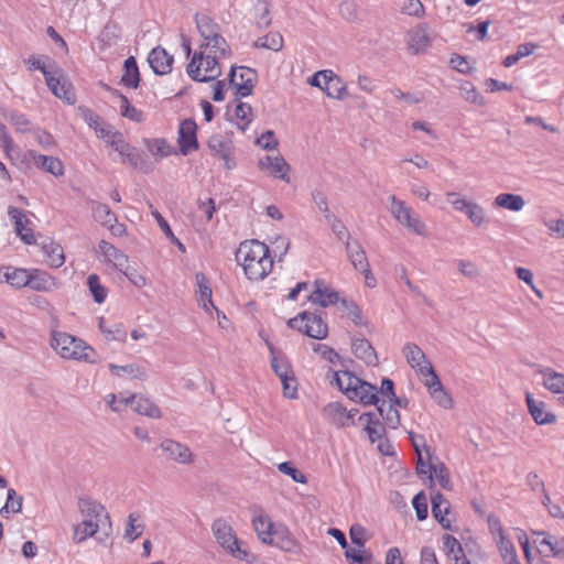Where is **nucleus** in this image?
I'll return each mask as SVG.
<instances>
[{
    "label": "nucleus",
    "mask_w": 564,
    "mask_h": 564,
    "mask_svg": "<svg viewBox=\"0 0 564 564\" xmlns=\"http://www.w3.org/2000/svg\"><path fill=\"white\" fill-rule=\"evenodd\" d=\"M334 380L339 390L343 391L348 398L350 395H356V386L359 383V378L352 372L348 370L337 371L334 375Z\"/></svg>",
    "instance_id": "32"
},
{
    "label": "nucleus",
    "mask_w": 564,
    "mask_h": 564,
    "mask_svg": "<svg viewBox=\"0 0 564 564\" xmlns=\"http://www.w3.org/2000/svg\"><path fill=\"white\" fill-rule=\"evenodd\" d=\"M379 392L376 386L364 381L359 378V383L356 386V395H350V400H358L365 405H378L382 399L378 397Z\"/></svg>",
    "instance_id": "24"
},
{
    "label": "nucleus",
    "mask_w": 564,
    "mask_h": 564,
    "mask_svg": "<svg viewBox=\"0 0 564 564\" xmlns=\"http://www.w3.org/2000/svg\"><path fill=\"white\" fill-rule=\"evenodd\" d=\"M326 415L337 426L344 427L350 424L351 415L348 411L338 402H332L324 409Z\"/></svg>",
    "instance_id": "33"
},
{
    "label": "nucleus",
    "mask_w": 564,
    "mask_h": 564,
    "mask_svg": "<svg viewBox=\"0 0 564 564\" xmlns=\"http://www.w3.org/2000/svg\"><path fill=\"white\" fill-rule=\"evenodd\" d=\"M259 167L263 171H268L270 175L275 178H280L286 183L290 182L289 172L291 166L281 155H265L259 160Z\"/></svg>",
    "instance_id": "12"
},
{
    "label": "nucleus",
    "mask_w": 564,
    "mask_h": 564,
    "mask_svg": "<svg viewBox=\"0 0 564 564\" xmlns=\"http://www.w3.org/2000/svg\"><path fill=\"white\" fill-rule=\"evenodd\" d=\"M254 46L272 51H280L283 46V37L281 36V34L276 32L269 33L264 36L259 37L256 41Z\"/></svg>",
    "instance_id": "51"
},
{
    "label": "nucleus",
    "mask_w": 564,
    "mask_h": 564,
    "mask_svg": "<svg viewBox=\"0 0 564 564\" xmlns=\"http://www.w3.org/2000/svg\"><path fill=\"white\" fill-rule=\"evenodd\" d=\"M208 148L212 153L225 161V167L231 170L236 162L231 159V142L220 134H214L208 140Z\"/></svg>",
    "instance_id": "16"
},
{
    "label": "nucleus",
    "mask_w": 564,
    "mask_h": 564,
    "mask_svg": "<svg viewBox=\"0 0 564 564\" xmlns=\"http://www.w3.org/2000/svg\"><path fill=\"white\" fill-rule=\"evenodd\" d=\"M99 329L108 340H118L124 343L127 340V332L122 325L117 323L108 327L104 317L99 318Z\"/></svg>",
    "instance_id": "48"
},
{
    "label": "nucleus",
    "mask_w": 564,
    "mask_h": 564,
    "mask_svg": "<svg viewBox=\"0 0 564 564\" xmlns=\"http://www.w3.org/2000/svg\"><path fill=\"white\" fill-rule=\"evenodd\" d=\"M138 519L139 516L137 513H130L128 516V523L124 530V538L128 539L130 542L137 540L143 532L144 525L135 524Z\"/></svg>",
    "instance_id": "54"
},
{
    "label": "nucleus",
    "mask_w": 564,
    "mask_h": 564,
    "mask_svg": "<svg viewBox=\"0 0 564 564\" xmlns=\"http://www.w3.org/2000/svg\"><path fill=\"white\" fill-rule=\"evenodd\" d=\"M77 510L82 521L74 525L73 542L80 544L94 536L99 530H111V521L106 508L89 496H80L77 500Z\"/></svg>",
    "instance_id": "1"
},
{
    "label": "nucleus",
    "mask_w": 564,
    "mask_h": 564,
    "mask_svg": "<svg viewBox=\"0 0 564 564\" xmlns=\"http://www.w3.org/2000/svg\"><path fill=\"white\" fill-rule=\"evenodd\" d=\"M51 346L56 354L64 359L86 361L89 364L97 362L95 349L83 339L68 333L53 332Z\"/></svg>",
    "instance_id": "3"
},
{
    "label": "nucleus",
    "mask_w": 564,
    "mask_h": 564,
    "mask_svg": "<svg viewBox=\"0 0 564 564\" xmlns=\"http://www.w3.org/2000/svg\"><path fill=\"white\" fill-rule=\"evenodd\" d=\"M99 252L105 258V261L108 263H112V265L119 270L123 271L124 269H129V260L128 257L119 249H117L113 245L106 240H100Z\"/></svg>",
    "instance_id": "18"
},
{
    "label": "nucleus",
    "mask_w": 564,
    "mask_h": 564,
    "mask_svg": "<svg viewBox=\"0 0 564 564\" xmlns=\"http://www.w3.org/2000/svg\"><path fill=\"white\" fill-rule=\"evenodd\" d=\"M390 212L395 220L409 231L419 236H426V226L420 216L413 213L412 208L405 202L398 199L394 195L389 197Z\"/></svg>",
    "instance_id": "5"
},
{
    "label": "nucleus",
    "mask_w": 564,
    "mask_h": 564,
    "mask_svg": "<svg viewBox=\"0 0 564 564\" xmlns=\"http://www.w3.org/2000/svg\"><path fill=\"white\" fill-rule=\"evenodd\" d=\"M354 355L369 366H375L378 362V356L371 346L370 341L366 338H356L351 344Z\"/></svg>",
    "instance_id": "25"
},
{
    "label": "nucleus",
    "mask_w": 564,
    "mask_h": 564,
    "mask_svg": "<svg viewBox=\"0 0 564 564\" xmlns=\"http://www.w3.org/2000/svg\"><path fill=\"white\" fill-rule=\"evenodd\" d=\"M203 58H204V53L203 52L194 53L191 62L188 63V65L186 67V72H187L188 76L193 80L199 82V83H200V79H202L200 67H202V64H203Z\"/></svg>",
    "instance_id": "58"
},
{
    "label": "nucleus",
    "mask_w": 564,
    "mask_h": 564,
    "mask_svg": "<svg viewBox=\"0 0 564 564\" xmlns=\"http://www.w3.org/2000/svg\"><path fill=\"white\" fill-rule=\"evenodd\" d=\"M327 79L322 89L329 98L344 99L347 96V86L344 80L337 76L333 70H328Z\"/></svg>",
    "instance_id": "27"
},
{
    "label": "nucleus",
    "mask_w": 564,
    "mask_h": 564,
    "mask_svg": "<svg viewBox=\"0 0 564 564\" xmlns=\"http://www.w3.org/2000/svg\"><path fill=\"white\" fill-rule=\"evenodd\" d=\"M536 373L542 377L541 384L551 393L561 394L564 391V373L542 366L536 369Z\"/></svg>",
    "instance_id": "20"
},
{
    "label": "nucleus",
    "mask_w": 564,
    "mask_h": 564,
    "mask_svg": "<svg viewBox=\"0 0 564 564\" xmlns=\"http://www.w3.org/2000/svg\"><path fill=\"white\" fill-rule=\"evenodd\" d=\"M124 73L121 83L131 88H137L140 82L139 68L133 56L128 57L123 63Z\"/></svg>",
    "instance_id": "39"
},
{
    "label": "nucleus",
    "mask_w": 564,
    "mask_h": 564,
    "mask_svg": "<svg viewBox=\"0 0 564 564\" xmlns=\"http://www.w3.org/2000/svg\"><path fill=\"white\" fill-rule=\"evenodd\" d=\"M30 272L31 271L26 269L8 268L4 278L10 285L21 289L28 286L30 283Z\"/></svg>",
    "instance_id": "43"
},
{
    "label": "nucleus",
    "mask_w": 564,
    "mask_h": 564,
    "mask_svg": "<svg viewBox=\"0 0 564 564\" xmlns=\"http://www.w3.org/2000/svg\"><path fill=\"white\" fill-rule=\"evenodd\" d=\"M413 508L416 513V518L420 521H423L427 518V499L423 491L416 494L412 500Z\"/></svg>",
    "instance_id": "60"
},
{
    "label": "nucleus",
    "mask_w": 564,
    "mask_h": 564,
    "mask_svg": "<svg viewBox=\"0 0 564 564\" xmlns=\"http://www.w3.org/2000/svg\"><path fill=\"white\" fill-rule=\"evenodd\" d=\"M42 250L46 257V262L50 264V267L59 268L64 264L65 256L61 245L51 240L42 245Z\"/></svg>",
    "instance_id": "36"
},
{
    "label": "nucleus",
    "mask_w": 564,
    "mask_h": 564,
    "mask_svg": "<svg viewBox=\"0 0 564 564\" xmlns=\"http://www.w3.org/2000/svg\"><path fill=\"white\" fill-rule=\"evenodd\" d=\"M197 126L192 119H184L178 128L177 143L183 155L189 154L198 149L196 137Z\"/></svg>",
    "instance_id": "10"
},
{
    "label": "nucleus",
    "mask_w": 564,
    "mask_h": 564,
    "mask_svg": "<svg viewBox=\"0 0 564 564\" xmlns=\"http://www.w3.org/2000/svg\"><path fill=\"white\" fill-rule=\"evenodd\" d=\"M497 544H498V547H499V551H500V554H501V557L503 558V561L505 562H508V561L514 562V557H517V553H516L512 542L506 535H501L500 538H498Z\"/></svg>",
    "instance_id": "59"
},
{
    "label": "nucleus",
    "mask_w": 564,
    "mask_h": 564,
    "mask_svg": "<svg viewBox=\"0 0 564 564\" xmlns=\"http://www.w3.org/2000/svg\"><path fill=\"white\" fill-rule=\"evenodd\" d=\"M433 475L435 476L440 486L445 490L452 489V482L449 477L448 468L444 463L437 462L435 465V469L433 470Z\"/></svg>",
    "instance_id": "57"
},
{
    "label": "nucleus",
    "mask_w": 564,
    "mask_h": 564,
    "mask_svg": "<svg viewBox=\"0 0 564 564\" xmlns=\"http://www.w3.org/2000/svg\"><path fill=\"white\" fill-rule=\"evenodd\" d=\"M239 74L237 68L232 67L229 75V84L236 89L238 97H247L252 94V89L256 80V72L249 67H239Z\"/></svg>",
    "instance_id": "7"
},
{
    "label": "nucleus",
    "mask_w": 564,
    "mask_h": 564,
    "mask_svg": "<svg viewBox=\"0 0 564 564\" xmlns=\"http://www.w3.org/2000/svg\"><path fill=\"white\" fill-rule=\"evenodd\" d=\"M236 260L242 265L248 279L252 281L264 279L273 267L268 246L259 240L241 242L236 251Z\"/></svg>",
    "instance_id": "2"
},
{
    "label": "nucleus",
    "mask_w": 564,
    "mask_h": 564,
    "mask_svg": "<svg viewBox=\"0 0 564 564\" xmlns=\"http://www.w3.org/2000/svg\"><path fill=\"white\" fill-rule=\"evenodd\" d=\"M109 142L113 150L122 156L128 158L133 152V149L123 140L120 132L112 133V139Z\"/></svg>",
    "instance_id": "63"
},
{
    "label": "nucleus",
    "mask_w": 564,
    "mask_h": 564,
    "mask_svg": "<svg viewBox=\"0 0 564 564\" xmlns=\"http://www.w3.org/2000/svg\"><path fill=\"white\" fill-rule=\"evenodd\" d=\"M212 532L217 543L234 557L246 561L248 551L241 547L232 527L224 519L218 518L212 524Z\"/></svg>",
    "instance_id": "4"
},
{
    "label": "nucleus",
    "mask_w": 564,
    "mask_h": 564,
    "mask_svg": "<svg viewBox=\"0 0 564 564\" xmlns=\"http://www.w3.org/2000/svg\"><path fill=\"white\" fill-rule=\"evenodd\" d=\"M341 306L345 308L348 318L357 326L365 325L362 312L354 301L343 300Z\"/></svg>",
    "instance_id": "55"
},
{
    "label": "nucleus",
    "mask_w": 564,
    "mask_h": 564,
    "mask_svg": "<svg viewBox=\"0 0 564 564\" xmlns=\"http://www.w3.org/2000/svg\"><path fill=\"white\" fill-rule=\"evenodd\" d=\"M160 448L165 455L166 459L178 464H191L195 459V456L188 446L172 438H164L160 443Z\"/></svg>",
    "instance_id": "9"
},
{
    "label": "nucleus",
    "mask_w": 564,
    "mask_h": 564,
    "mask_svg": "<svg viewBox=\"0 0 564 564\" xmlns=\"http://www.w3.org/2000/svg\"><path fill=\"white\" fill-rule=\"evenodd\" d=\"M315 290L308 296V301L313 304H318L322 307L336 304L339 300V295L336 291L328 288L324 280H316L314 282Z\"/></svg>",
    "instance_id": "15"
},
{
    "label": "nucleus",
    "mask_w": 564,
    "mask_h": 564,
    "mask_svg": "<svg viewBox=\"0 0 564 564\" xmlns=\"http://www.w3.org/2000/svg\"><path fill=\"white\" fill-rule=\"evenodd\" d=\"M465 215L476 227H480L486 221L485 209L476 202H471L470 206L465 212Z\"/></svg>",
    "instance_id": "56"
},
{
    "label": "nucleus",
    "mask_w": 564,
    "mask_h": 564,
    "mask_svg": "<svg viewBox=\"0 0 564 564\" xmlns=\"http://www.w3.org/2000/svg\"><path fill=\"white\" fill-rule=\"evenodd\" d=\"M87 285L94 301L98 304L104 303L107 297V289L100 284L99 276L97 274L88 275Z\"/></svg>",
    "instance_id": "50"
},
{
    "label": "nucleus",
    "mask_w": 564,
    "mask_h": 564,
    "mask_svg": "<svg viewBox=\"0 0 564 564\" xmlns=\"http://www.w3.org/2000/svg\"><path fill=\"white\" fill-rule=\"evenodd\" d=\"M45 82L50 90L56 97L67 101L68 104L75 102V94L70 85L65 79H62L59 76H57L56 72L46 74Z\"/></svg>",
    "instance_id": "19"
},
{
    "label": "nucleus",
    "mask_w": 564,
    "mask_h": 564,
    "mask_svg": "<svg viewBox=\"0 0 564 564\" xmlns=\"http://www.w3.org/2000/svg\"><path fill=\"white\" fill-rule=\"evenodd\" d=\"M271 355V367L274 373L279 377L292 371L291 365L286 357L278 354L274 346L270 341H265Z\"/></svg>",
    "instance_id": "42"
},
{
    "label": "nucleus",
    "mask_w": 564,
    "mask_h": 564,
    "mask_svg": "<svg viewBox=\"0 0 564 564\" xmlns=\"http://www.w3.org/2000/svg\"><path fill=\"white\" fill-rule=\"evenodd\" d=\"M29 279L28 288L37 292H48L55 286L53 276L45 271L34 269L30 272Z\"/></svg>",
    "instance_id": "29"
},
{
    "label": "nucleus",
    "mask_w": 564,
    "mask_h": 564,
    "mask_svg": "<svg viewBox=\"0 0 564 564\" xmlns=\"http://www.w3.org/2000/svg\"><path fill=\"white\" fill-rule=\"evenodd\" d=\"M406 37L408 50L414 55L424 53L432 43V37L425 24L409 31Z\"/></svg>",
    "instance_id": "13"
},
{
    "label": "nucleus",
    "mask_w": 564,
    "mask_h": 564,
    "mask_svg": "<svg viewBox=\"0 0 564 564\" xmlns=\"http://www.w3.org/2000/svg\"><path fill=\"white\" fill-rule=\"evenodd\" d=\"M278 469L280 473L290 476L295 482H300V484L307 482L306 476L303 473H301L299 469H296L290 462H283L281 464H279Z\"/></svg>",
    "instance_id": "61"
},
{
    "label": "nucleus",
    "mask_w": 564,
    "mask_h": 564,
    "mask_svg": "<svg viewBox=\"0 0 564 564\" xmlns=\"http://www.w3.org/2000/svg\"><path fill=\"white\" fill-rule=\"evenodd\" d=\"M340 15L349 22L358 19V4L355 0H344L339 6Z\"/></svg>",
    "instance_id": "62"
},
{
    "label": "nucleus",
    "mask_w": 564,
    "mask_h": 564,
    "mask_svg": "<svg viewBox=\"0 0 564 564\" xmlns=\"http://www.w3.org/2000/svg\"><path fill=\"white\" fill-rule=\"evenodd\" d=\"M345 249L349 261L356 270L362 271L370 267L366 252L358 240H352V242L346 243Z\"/></svg>",
    "instance_id": "28"
},
{
    "label": "nucleus",
    "mask_w": 564,
    "mask_h": 564,
    "mask_svg": "<svg viewBox=\"0 0 564 564\" xmlns=\"http://www.w3.org/2000/svg\"><path fill=\"white\" fill-rule=\"evenodd\" d=\"M327 221L338 240L343 241L345 245L352 242V240H350L349 231L337 216L333 215L327 219Z\"/></svg>",
    "instance_id": "52"
},
{
    "label": "nucleus",
    "mask_w": 564,
    "mask_h": 564,
    "mask_svg": "<svg viewBox=\"0 0 564 564\" xmlns=\"http://www.w3.org/2000/svg\"><path fill=\"white\" fill-rule=\"evenodd\" d=\"M380 415L390 429H397L400 425V414L392 403H388L384 399L377 405Z\"/></svg>",
    "instance_id": "41"
},
{
    "label": "nucleus",
    "mask_w": 564,
    "mask_h": 564,
    "mask_svg": "<svg viewBox=\"0 0 564 564\" xmlns=\"http://www.w3.org/2000/svg\"><path fill=\"white\" fill-rule=\"evenodd\" d=\"M196 26L204 42L219 33V26L206 15H196Z\"/></svg>",
    "instance_id": "47"
},
{
    "label": "nucleus",
    "mask_w": 564,
    "mask_h": 564,
    "mask_svg": "<svg viewBox=\"0 0 564 564\" xmlns=\"http://www.w3.org/2000/svg\"><path fill=\"white\" fill-rule=\"evenodd\" d=\"M3 117L14 126L17 132L25 133L31 131V122L25 115L14 110H6L3 111Z\"/></svg>",
    "instance_id": "46"
},
{
    "label": "nucleus",
    "mask_w": 564,
    "mask_h": 564,
    "mask_svg": "<svg viewBox=\"0 0 564 564\" xmlns=\"http://www.w3.org/2000/svg\"><path fill=\"white\" fill-rule=\"evenodd\" d=\"M359 420L366 421L365 430L371 443L380 441L383 437L386 427L378 419L375 417L373 413H364L360 415Z\"/></svg>",
    "instance_id": "35"
},
{
    "label": "nucleus",
    "mask_w": 564,
    "mask_h": 564,
    "mask_svg": "<svg viewBox=\"0 0 564 564\" xmlns=\"http://www.w3.org/2000/svg\"><path fill=\"white\" fill-rule=\"evenodd\" d=\"M525 205L521 195L511 193H501L494 199V206L505 208L511 212H520Z\"/></svg>",
    "instance_id": "34"
},
{
    "label": "nucleus",
    "mask_w": 564,
    "mask_h": 564,
    "mask_svg": "<svg viewBox=\"0 0 564 564\" xmlns=\"http://www.w3.org/2000/svg\"><path fill=\"white\" fill-rule=\"evenodd\" d=\"M148 62L155 75H167L172 72L174 58L163 47L156 46L149 53Z\"/></svg>",
    "instance_id": "14"
},
{
    "label": "nucleus",
    "mask_w": 564,
    "mask_h": 564,
    "mask_svg": "<svg viewBox=\"0 0 564 564\" xmlns=\"http://www.w3.org/2000/svg\"><path fill=\"white\" fill-rule=\"evenodd\" d=\"M345 557L350 563L367 564L371 561L372 556H371V553H369L367 551H361L360 547L359 549H348L347 547L345 551Z\"/></svg>",
    "instance_id": "64"
},
{
    "label": "nucleus",
    "mask_w": 564,
    "mask_h": 564,
    "mask_svg": "<svg viewBox=\"0 0 564 564\" xmlns=\"http://www.w3.org/2000/svg\"><path fill=\"white\" fill-rule=\"evenodd\" d=\"M122 404H132L134 410L142 415H147L152 419H160L162 416L160 408L154 404L150 399L142 395L132 394L121 401Z\"/></svg>",
    "instance_id": "21"
},
{
    "label": "nucleus",
    "mask_w": 564,
    "mask_h": 564,
    "mask_svg": "<svg viewBox=\"0 0 564 564\" xmlns=\"http://www.w3.org/2000/svg\"><path fill=\"white\" fill-rule=\"evenodd\" d=\"M525 402L530 415L538 425H550L556 422L557 416L546 410L547 404L544 401L536 400L530 392H527Z\"/></svg>",
    "instance_id": "11"
},
{
    "label": "nucleus",
    "mask_w": 564,
    "mask_h": 564,
    "mask_svg": "<svg viewBox=\"0 0 564 564\" xmlns=\"http://www.w3.org/2000/svg\"><path fill=\"white\" fill-rule=\"evenodd\" d=\"M109 369L116 376H121L122 373H127V375L132 376L133 378H138L141 380H144L147 378L145 371L134 365L118 366L115 364H110Z\"/></svg>",
    "instance_id": "53"
},
{
    "label": "nucleus",
    "mask_w": 564,
    "mask_h": 564,
    "mask_svg": "<svg viewBox=\"0 0 564 564\" xmlns=\"http://www.w3.org/2000/svg\"><path fill=\"white\" fill-rule=\"evenodd\" d=\"M403 354L409 365L416 369L419 372L420 368H423V365L431 364L427 360L424 351L415 344H406L403 347Z\"/></svg>",
    "instance_id": "37"
},
{
    "label": "nucleus",
    "mask_w": 564,
    "mask_h": 564,
    "mask_svg": "<svg viewBox=\"0 0 564 564\" xmlns=\"http://www.w3.org/2000/svg\"><path fill=\"white\" fill-rule=\"evenodd\" d=\"M534 534L538 535V538H541L540 540H535V542H539L540 547L546 546L554 557L564 560L563 536L557 538L544 531L534 532Z\"/></svg>",
    "instance_id": "26"
},
{
    "label": "nucleus",
    "mask_w": 564,
    "mask_h": 564,
    "mask_svg": "<svg viewBox=\"0 0 564 564\" xmlns=\"http://www.w3.org/2000/svg\"><path fill=\"white\" fill-rule=\"evenodd\" d=\"M145 145L149 152L158 160L172 154V147L165 139H149L145 140Z\"/></svg>",
    "instance_id": "45"
},
{
    "label": "nucleus",
    "mask_w": 564,
    "mask_h": 564,
    "mask_svg": "<svg viewBox=\"0 0 564 564\" xmlns=\"http://www.w3.org/2000/svg\"><path fill=\"white\" fill-rule=\"evenodd\" d=\"M200 47H209L210 54L218 55V57H226L230 54L226 40L219 33L203 42Z\"/></svg>",
    "instance_id": "44"
},
{
    "label": "nucleus",
    "mask_w": 564,
    "mask_h": 564,
    "mask_svg": "<svg viewBox=\"0 0 564 564\" xmlns=\"http://www.w3.org/2000/svg\"><path fill=\"white\" fill-rule=\"evenodd\" d=\"M291 328H296L314 339H324L328 334V326L319 315L303 312L288 322Z\"/></svg>",
    "instance_id": "6"
},
{
    "label": "nucleus",
    "mask_w": 564,
    "mask_h": 564,
    "mask_svg": "<svg viewBox=\"0 0 564 564\" xmlns=\"http://www.w3.org/2000/svg\"><path fill=\"white\" fill-rule=\"evenodd\" d=\"M23 162L33 163L40 170L51 173L55 177L64 174V165L62 161L55 156L39 154L34 150H29L23 155Z\"/></svg>",
    "instance_id": "8"
},
{
    "label": "nucleus",
    "mask_w": 564,
    "mask_h": 564,
    "mask_svg": "<svg viewBox=\"0 0 564 564\" xmlns=\"http://www.w3.org/2000/svg\"><path fill=\"white\" fill-rule=\"evenodd\" d=\"M253 529L262 543L272 542L274 524L268 516L259 514L252 519Z\"/></svg>",
    "instance_id": "31"
},
{
    "label": "nucleus",
    "mask_w": 564,
    "mask_h": 564,
    "mask_svg": "<svg viewBox=\"0 0 564 564\" xmlns=\"http://www.w3.org/2000/svg\"><path fill=\"white\" fill-rule=\"evenodd\" d=\"M432 514L446 530H452L451 520L445 516L449 513V502L441 492H435L431 497Z\"/></svg>",
    "instance_id": "23"
},
{
    "label": "nucleus",
    "mask_w": 564,
    "mask_h": 564,
    "mask_svg": "<svg viewBox=\"0 0 564 564\" xmlns=\"http://www.w3.org/2000/svg\"><path fill=\"white\" fill-rule=\"evenodd\" d=\"M89 206L96 221L104 226H108L117 221L115 213L111 212L108 205L97 200H89Z\"/></svg>",
    "instance_id": "38"
},
{
    "label": "nucleus",
    "mask_w": 564,
    "mask_h": 564,
    "mask_svg": "<svg viewBox=\"0 0 564 564\" xmlns=\"http://www.w3.org/2000/svg\"><path fill=\"white\" fill-rule=\"evenodd\" d=\"M195 279L198 288L196 291L197 302L205 311H208L209 306H215L212 301V289L208 284V280L203 272H197Z\"/></svg>",
    "instance_id": "30"
},
{
    "label": "nucleus",
    "mask_w": 564,
    "mask_h": 564,
    "mask_svg": "<svg viewBox=\"0 0 564 564\" xmlns=\"http://www.w3.org/2000/svg\"><path fill=\"white\" fill-rule=\"evenodd\" d=\"M115 94L119 97L121 101L120 106V113L122 117L128 118L134 122H141L143 120V113L141 110L137 109L135 107L131 106L129 99L119 93L118 90H115Z\"/></svg>",
    "instance_id": "49"
},
{
    "label": "nucleus",
    "mask_w": 564,
    "mask_h": 564,
    "mask_svg": "<svg viewBox=\"0 0 564 564\" xmlns=\"http://www.w3.org/2000/svg\"><path fill=\"white\" fill-rule=\"evenodd\" d=\"M218 58V55H204L202 66L204 67L205 75L202 76L200 83L212 82L220 76L221 70L219 67Z\"/></svg>",
    "instance_id": "40"
},
{
    "label": "nucleus",
    "mask_w": 564,
    "mask_h": 564,
    "mask_svg": "<svg viewBox=\"0 0 564 564\" xmlns=\"http://www.w3.org/2000/svg\"><path fill=\"white\" fill-rule=\"evenodd\" d=\"M8 215L11 221L14 224V228L20 238L26 243L32 245L35 242L34 234L31 229L26 228L29 224V219L26 218L23 210L20 208L9 206Z\"/></svg>",
    "instance_id": "17"
},
{
    "label": "nucleus",
    "mask_w": 564,
    "mask_h": 564,
    "mask_svg": "<svg viewBox=\"0 0 564 564\" xmlns=\"http://www.w3.org/2000/svg\"><path fill=\"white\" fill-rule=\"evenodd\" d=\"M267 544L276 546L288 553L297 554L301 551V544L292 536L286 528H275L272 542H268Z\"/></svg>",
    "instance_id": "22"
}]
</instances>
